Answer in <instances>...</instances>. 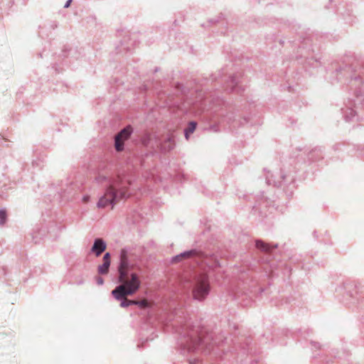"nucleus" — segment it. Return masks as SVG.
<instances>
[{
  "mask_svg": "<svg viewBox=\"0 0 364 364\" xmlns=\"http://www.w3.org/2000/svg\"><path fill=\"white\" fill-rule=\"evenodd\" d=\"M119 281L121 284L112 291L117 300L135 294L141 286V280L136 273L131 272L130 269L119 272Z\"/></svg>",
  "mask_w": 364,
  "mask_h": 364,
  "instance_id": "f257e3e1",
  "label": "nucleus"
},
{
  "mask_svg": "<svg viewBox=\"0 0 364 364\" xmlns=\"http://www.w3.org/2000/svg\"><path fill=\"white\" fill-rule=\"evenodd\" d=\"M127 192L125 186L120 185V179L113 181L109 185L105 195L101 197L97 203L98 208H105L117 203L119 199L125 197Z\"/></svg>",
  "mask_w": 364,
  "mask_h": 364,
  "instance_id": "f03ea898",
  "label": "nucleus"
},
{
  "mask_svg": "<svg viewBox=\"0 0 364 364\" xmlns=\"http://www.w3.org/2000/svg\"><path fill=\"white\" fill-rule=\"evenodd\" d=\"M209 283L208 277L205 274L198 275L195 279V285L193 289V295L196 299H203L209 292Z\"/></svg>",
  "mask_w": 364,
  "mask_h": 364,
  "instance_id": "7ed1b4c3",
  "label": "nucleus"
},
{
  "mask_svg": "<svg viewBox=\"0 0 364 364\" xmlns=\"http://www.w3.org/2000/svg\"><path fill=\"white\" fill-rule=\"evenodd\" d=\"M132 133V128L127 127L115 136V149L121 151L124 149V141L127 140Z\"/></svg>",
  "mask_w": 364,
  "mask_h": 364,
  "instance_id": "20e7f679",
  "label": "nucleus"
},
{
  "mask_svg": "<svg viewBox=\"0 0 364 364\" xmlns=\"http://www.w3.org/2000/svg\"><path fill=\"white\" fill-rule=\"evenodd\" d=\"M106 244L101 238H97L95 240L94 245L92 247V252L99 257L105 250Z\"/></svg>",
  "mask_w": 364,
  "mask_h": 364,
  "instance_id": "39448f33",
  "label": "nucleus"
},
{
  "mask_svg": "<svg viewBox=\"0 0 364 364\" xmlns=\"http://www.w3.org/2000/svg\"><path fill=\"white\" fill-rule=\"evenodd\" d=\"M102 260V264L98 267V273L100 274H107L109 272V267L111 263L110 254L109 252H107L104 255Z\"/></svg>",
  "mask_w": 364,
  "mask_h": 364,
  "instance_id": "423d86ee",
  "label": "nucleus"
},
{
  "mask_svg": "<svg viewBox=\"0 0 364 364\" xmlns=\"http://www.w3.org/2000/svg\"><path fill=\"white\" fill-rule=\"evenodd\" d=\"M130 269L128 262V257L127 251L122 250L120 255V264L119 266V272Z\"/></svg>",
  "mask_w": 364,
  "mask_h": 364,
  "instance_id": "0eeeda50",
  "label": "nucleus"
},
{
  "mask_svg": "<svg viewBox=\"0 0 364 364\" xmlns=\"http://www.w3.org/2000/svg\"><path fill=\"white\" fill-rule=\"evenodd\" d=\"M256 247L257 249L264 252H269L272 251V250L276 247V246H272L262 240H257L256 242Z\"/></svg>",
  "mask_w": 364,
  "mask_h": 364,
  "instance_id": "6e6552de",
  "label": "nucleus"
},
{
  "mask_svg": "<svg viewBox=\"0 0 364 364\" xmlns=\"http://www.w3.org/2000/svg\"><path fill=\"white\" fill-rule=\"evenodd\" d=\"M118 178L121 179L119 177H117V178L112 180V181H109V177L104 174V173H99L96 178H95V181H97V183H100V184H103L105 183H107V182H109V185L114 181L117 180ZM120 185L122 186V180H120Z\"/></svg>",
  "mask_w": 364,
  "mask_h": 364,
  "instance_id": "1a4fd4ad",
  "label": "nucleus"
},
{
  "mask_svg": "<svg viewBox=\"0 0 364 364\" xmlns=\"http://www.w3.org/2000/svg\"><path fill=\"white\" fill-rule=\"evenodd\" d=\"M175 146V141L173 136H170L165 143L162 145L161 149L164 151H169Z\"/></svg>",
  "mask_w": 364,
  "mask_h": 364,
  "instance_id": "9d476101",
  "label": "nucleus"
},
{
  "mask_svg": "<svg viewBox=\"0 0 364 364\" xmlns=\"http://www.w3.org/2000/svg\"><path fill=\"white\" fill-rule=\"evenodd\" d=\"M196 125H197V124L194 122H191L188 124V127L185 130V136H186V139H188L190 134H191L192 133L194 132V131L196 130Z\"/></svg>",
  "mask_w": 364,
  "mask_h": 364,
  "instance_id": "9b49d317",
  "label": "nucleus"
},
{
  "mask_svg": "<svg viewBox=\"0 0 364 364\" xmlns=\"http://www.w3.org/2000/svg\"><path fill=\"white\" fill-rule=\"evenodd\" d=\"M121 300H123L120 304V306L123 308L127 307L131 304H134V300H129L127 299V296L122 298Z\"/></svg>",
  "mask_w": 364,
  "mask_h": 364,
  "instance_id": "f8f14e48",
  "label": "nucleus"
},
{
  "mask_svg": "<svg viewBox=\"0 0 364 364\" xmlns=\"http://www.w3.org/2000/svg\"><path fill=\"white\" fill-rule=\"evenodd\" d=\"M134 304L139 305L141 308H146L149 306V303L146 299H143L141 301H135L134 300Z\"/></svg>",
  "mask_w": 364,
  "mask_h": 364,
  "instance_id": "ddd939ff",
  "label": "nucleus"
},
{
  "mask_svg": "<svg viewBox=\"0 0 364 364\" xmlns=\"http://www.w3.org/2000/svg\"><path fill=\"white\" fill-rule=\"evenodd\" d=\"M6 220V213L4 210H0V224L3 225L5 223Z\"/></svg>",
  "mask_w": 364,
  "mask_h": 364,
  "instance_id": "4468645a",
  "label": "nucleus"
},
{
  "mask_svg": "<svg viewBox=\"0 0 364 364\" xmlns=\"http://www.w3.org/2000/svg\"><path fill=\"white\" fill-rule=\"evenodd\" d=\"M90 196H84L82 198V201L83 203H87L90 201Z\"/></svg>",
  "mask_w": 364,
  "mask_h": 364,
  "instance_id": "2eb2a0df",
  "label": "nucleus"
},
{
  "mask_svg": "<svg viewBox=\"0 0 364 364\" xmlns=\"http://www.w3.org/2000/svg\"><path fill=\"white\" fill-rule=\"evenodd\" d=\"M96 282L98 285H102L104 283L103 279L100 277H96Z\"/></svg>",
  "mask_w": 364,
  "mask_h": 364,
  "instance_id": "dca6fc26",
  "label": "nucleus"
},
{
  "mask_svg": "<svg viewBox=\"0 0 364 364\" xmlns=\"http://www.w3.org/2000/svg\"><path fill=\"white\" fill-rule=\"evenodd\" d=\"M191 252H186L183 255H181L180 257H188L191 255Z\"/></svg>",
  "mask_w": 364,
  "mask_h": 364,
  "instance_id": "f3484780",
  "label": "nucleus"
},
{
  "mask_svg": "<svg viewBox=\"0 0 364 364\" xmlns=\"http://www.w3.org/2000/svg\"><path fill=\"white\" fill-rule=\"evenodd\" d=\"M72 0H68V2L66 3V4L65 5V7H68L70 6V4Z\"/></svg>",
  "mask_w": 364,
  "mask_h": 364,
  "instance_id": "a211bd4d",
  "label": "nucleus"
}]
</instances>
